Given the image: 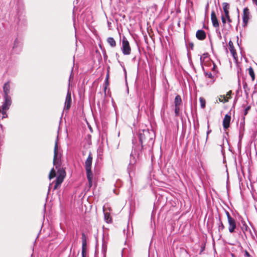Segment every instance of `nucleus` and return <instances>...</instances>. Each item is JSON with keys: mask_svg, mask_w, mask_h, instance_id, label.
Returning a JSON list of instances; mask_svg holds the SVG:
<instances>
[{"mask_svg": "<svg viewBox=\"0 0 257 257\" xmlns=\"http://www.w3.org/2000/svg\"><path fill=\"white\" fill-rule=\"evenodd\" d=\"M107 42L112 47H114L116 46L115 41L112 37H108Z\"/></svg>", "mask_w": 257, "mask_h": 257, "instance_id": "nucleus-22", "label": "nucleus"}, {"mask_svg": "<svg viewBox=\"0 0 257 257\" xmlns=\"http://www.w3.org/2000/svg\"><path fill=\"white\" fill-rule=\"evenodd\" d=\"M216 218H218V230L219 232H220L221 231H222L225 227L224 224H223L221 217L219 215H218V217H216Z\"/></svg>", "mask_w": 257, "mask_h": 257, "instance_id": "nucleus-18", "label": "nucleus"}, {"mask_svg": "<svg viewBox=\"0 0 257 257\" xmlns=\"http://www.w3.org/2000/svg\"><path fill=\"white\" fill-rule=\"evenodd\" d=\"M225 17L227 20L228 23H229V24H228L229 27V28H230L231 26V25L230 24V23H231V20L230 18L229 15H228L227 16H225Z\"/></svg>", "mask_w": 257, "mask_h": 257, "instance_id": "nucleus-34", "label": "nucleus"}, {"mask_svg": "<svg viewBox=\"0 0 257 257\" xmlns=\"http://www.w3.org/2000/svg\"><path fill=\"white\" fill-rule=\"evenodd\" d=\"M122 53L124 55H128L131 54V48L127 40L125 37H123L122 40V47L121 48Z\"/></svg>", "mask_w": 257, "mask_h": 257, "instance_id": "nucleus-5", "label": "nucleus"}, {"mask_svg": "<svg viewBox=\"0 0 257 257\" xmlns=\"http://www.w3.org/2000/svg\"><path fill=\"white\" fill-rule=\"evenodd\" d=\"M61 154L60 149L58 148V140H57L55 141L54 150L53 165L55 167L56 169H57L59 175L57 177L56 180L54 181V190L56 189L57 187L63 182L66 174L64 169L63 168H61Z\"/></svg>", "mask_w": 257, "mask_h": 257, "instance_id": "nucleus-1", "label": "nucleus"}, {"mask_svg": "<svg viewBox=\"0 0 257 257\" xmlns=\"http://www.w3.org/2000/svg\"><path fill=\"white\" fill-rule=\"evenodd\" d=\"M189 46L191 47V49H193V46H194L193 43H189Z\"/></svg>", "mask_w": 257, "mask_h": 257, "instance_id": "nucleus-43", "label": "nucleus"}, {"mask_svg": "<svg viewBox=\"0 0 257 257\" xmlns=\"http://www.w3.org/2000/svg\"><path fill=\"white\" fill-rule=\"evenodd\" d=\"M204 249H205V244H202L200 253H201L202 252H203V250H204Z\"/></svg>", "mask_w": 257, "mask_h": 257, "instance_id": "nucleus-39", "label": "nucleus"}, {"mask_svg": "<svg viewBox=\"0 0 257 257\" xmlns=\"http://www.w3.org/2000/svg\"><path fill=\"white\" fill-rule=\"evenodd\" d=\"M205 75L206 77L213 79L214 78V76L211 72H205Z\"/></svg>", "mask_w": 257, "mask_h": 257, "instance_id": "nucleus-30", "label": "nucleus"}, {"mask_svg": "<svg viewBox=\"0 0 257 257\" xmlns=\"http://www.w3.org/2000/svg\"><path fill=\"white\" fill-rule=\"evenodd\" d=\"M16 22L19 28L22 29L25 27L27 25V21L25 16L22 13L19 14V13H18V16Z\"/></svg>", "mask_w": 257, "mask_h": 257, "instance_id": "nucleus-6", "label": "nucleus"}, {"mask_svg": "<svg viewBox=\"0 0 257 257\" xmlns=\"http://www.w3.org/2000/svg\"><path fill=\"white\" fill-rule=\"evenodd\" d=\"M248 73L250 77H251V79L253 81L255 79V75L253 71V70L251 67H250L248 68Z\"/></svg>", "mask_w": 257, "mask_h": 257, "instance_id": "nucleus-23", "label": "nucleus"}, {"mask_svg": "<svg viewBox=\"0 0 257 257\" xmlns=\"http://www.w3.org/2000/svg\"><path fill=\"white\" fill-rule=\"evenodd\" d=\"M204 60H205V59H204L203 58V56H201V57H200V64H201V65H203V62H204Z\"/></svg>", "mask_w": 257, "mask_h": 257, "instance_id": "nucleus-38", "label": "nucleus"}, {"mask_svg": "<svg viewBox=\"0 0 257 257\" xmlns=\"http://www.w3.org/2000/svg\"><path fill=\"white\" fill-rule=\"evenodd\" d=\"M225 214H226L227 218V220L230 219L232 218V217L230 216V215L228 211L225 210Z\"/></svg>", "mask_w": 257, "mask_h": 257, "instance_id": "nucleus-36", "label": "nucleus"}, {"mask_svg": "<svg viewBox=\"0 0 257 257\" xmlns=\"http://www.w3.org/2000/svg\"><path fill=\"white\" fill-rule=\"evenodd\" d=\"M250 109V106H247L246 107H245V108L244 110V115H246L247 114L248 111Z\"/></svg>", "mask_w": 257, "mask_h": 257, "instance_id": "nucleus-35", "label": "nucleus"}, {"mask_svg": "<svg viewBox=\"0 0 257 257\" xmlns=\"http://www.w3.org/2000/svg\"><path fill=\"white\" fill-rule=\"evenodd\" d=\"M109 85V81H108V79H107V78H105V84H104V90L105 91V90L106 89L107 86Z\"/></svg>", "mask_w": 257, "mask_h": 257, "instance_id": "nucleus-33", "label": "nucleus"}, {"mask_svg": "<svg viewBox=\"0 0 257 257\" xmlns=\"http://www.w3.org/2000/svg\"><path fill=\"white\" fill-rule=\"evenodd\" d=\"M105 78H107V79H109V72H108V71L107 72V73L106 74Z\"/></svg>", "mask_w": 257, "mask_h": 257, "instance_id": "nucleus-44", "label": "nucleus"}, {"mask_svg": "<svg viewBox=\"0 0 257 257\" xmlns=\"http://www.w3.org/2000/svg\"><path fill=\"white\" fill-rule=\"evenodd\" d=\"M221 21L223 23V27H224L226 22V18L225 16L224 17L223 15L221 16ZM224 29V28H223V29H222V31H223Z\"/></svg>", "mask_w": 257, "mask_h": 257, "instance_id": "nucleus-29", "label": "nucleus"}, {"mask_svg": "<svg viewBox=\"0 0 257 257\" xmlns=\"http://www.w3.org/2000/svg\"><path fill=\"white\" fill-rule=\"evenodd\" d=\"M72 99L71 96V92L68 88L65 102L64 109L69 110L71 107Z\"/></svg>", "mask_w": 257, "mask_h": 257, "instance_id": "nucleus-7", "label": "nucleus"}, {"mask_svg": "<svg viewBox=\"0 0 257 257\" xmlns=\"http://www.w3.org/2000/svg\"><path fill=\"white\" fill-rule=\"evenodd\" d=\"M216 65H215L214 63H213V67L212 69H213V70L215 69V68H216Z\"/></svg>", "mask_w": 257, "mask_h": 257, "instance_id": "nucleus-46", "label": "nucleus"}, {"mask_svg": "<svg viewBox=\"0 0 257 257\" xmlns=\"http://www.w3.org/2000/svg\"><path fill=\"white\" fill-rule=\"evenodd\" d=\"M139 155V153L138 152V149L136 147H133V150L130 155V163L127 167V172L130 176V178L131 179L133 176L135 174V170L136 169L135 164L137 162L136 158L135 155Z\"/></svg>", "mask_w": 257, "mask_h": 257, "instance_id": "nucleus-3", "label": "nucleus"}, {"mask_svg": "<svg viewBox=\"0 0 257 257\" xmlns=\"http://www.w3.org/2000/svg\"><path fill=\"white\" fill-rule=\"evenodd\" d=\"M92 163V157L91 153L90 152L88 157L85 162V168L86 172L87 178L90 184L92 183L93 178V174L91 171Z\"/></svg>", "mask_w": 257, "mask_h": 257, "instance_id": "nucleus-4", "label": "nucleus"}, {"mask_svg": "<svg viewBox=\"0 0 257 257\" xmlns=\"http://www.w3.org/2000/svg\"><path fill=\"white\" fill-rule=\"evenodd\" d=\"M208 56V53H204L203 54V55L202 56H203V58L204 59H206Z\"/></svg>", "mask_w": 257, "mask_h": 257, "instance_id": "nucleus-40", "label": "nucleus"}, {"mask_svg": "<svg viewBox=\"0 0 257 257\" xmlns=\"http://www.w3.org/2000/svg\"><path fill=\"white\" fill-rule=\"evenodd\" d=\"M228 45L229 47V50L232 54V57L234 58V59H236L237 57V54L235 51V49H234V47L233 46V44L231 41H229L228 42Z\"/></svg>", "mask_w": 257, "mask_h": 257, "instance_id": "nucleus-17", "label": "nucleus"}, {"mask_svg": "<svg viewBox=\"0 0 257 257\" xmlns=\"http://www.w3.org/2000/svg\"><path fill=\"white\" fill-rule=\"evenodd\" d=\"M199 101L200 103V106L202 108H204L205 107V100L203 97L199 98Z\"/></svg>", "mask_w": 257, "mask_h": 257, "instance_id": "nucleus-26", "label": "nucleus"}, {"mask_svg": "<svg viewBox=\"0 0 257 257\" xmlns=\"http://www.w3.org/2000/svg\"><path fill=\"white\" fill-rule=\"evenodd\" d=\"M4 101L2 105V109L6 110L9 109L12 104V99L11 96H4Z\"/></svg>", "mask_w": 257, "mask_h": 257, "instance_id": "nucleus-8", "label": "nucleus"}, {"mask_svg": "<svg viewBox=\"0 0 257 257\" xmlns=\"http://www.w3.org/2000/svg\"><path fill=\"white\" fill-rule=\"evenodd\" d=\"M245 256L246 257H249V256H250V254H249V253H248V252H247V251H245Z\"/></svg>", "mask_w": 257, "mask_h": 257, "instance_id": "nucleus-42", "label": "nucleus"}, {"mask_svg": "<svg viewBox=\"0 0 257 257\" xmlns=\"http://www.w3.org/2000/svg\"><path fill=\"white\" fill-rule=\"evenodd\" d=\"M223 10V12L225 14V16H227L228 15H229V5L227 3H223L222 4Z\"/></svg>", "mask_w": 257, "mask_h": 257, "instance_id": "nucleus-19", "label": "nucleus"}, {"mask_svg": "<svg viewBox=\"0 0 257 257\" xmlns=\"http://www.w3.org/2000/svg\"><path fill=\"white\" fill-rule=\"evenodd\" d=\"M4 96H10L9 93L10 92V82H6L3 86Z\"/></svg>", "mask_w": 257, "mask_h": 257, "instance_id": "nucleus-16", "label": "nucleus"}, {"mask_svg": "<svg viewBox=\"0 0 257 257\" xmlns=\"http://www.w3.org/2000/svg\"><path fill=\"white\" fill-rule=\"evenodd\" d=\"M118 63L120 64V65H121V66L122 67V68H123V70L124 71V74H125V77H126V69L125 68V67L123 64L122 62H121L120 61H118Z\"/></svg>", "mask_w": 257, "mask_h": 257, "instance_id": "nucleus-31", "label": "nucleus"}, {"mask_svg": "<svg viewBox=\"0 0 257 257\" xmlns=\"http://www.w3.org/2000/svg\"><path fill=\"white\" fill-rule=\"evenodd\" d=\"M182 101L181 96L179 95H177L174 100L175 106H180L182 104Z\"/></svg>", "mask_w": 257, "mask_h": 257, "instance_id": "nucleus-21", "label": "nucleus"}, {"mask_svg": "<svg viewBox=\"0 0 257 257\" xmlns=\"http://www.w3.org/2000/svg\"><path fill=\"white\" fill-rule=\"evenodd\" d=\"M2 113L4 115L3 117V118L7 116V112H6V110H3V109H2Z\"/></svg>", "mask_w": 257, "mask_h": 257, "instance_id": "nucleus-37", "label": "nucleus"}, {"mask_svg": "<svg viewBox=\"0 0 257 257\" xmlns=\"http://www.w3.org/2000/svg\"><path fill=\"white\" fill-rule=\"evenodd\" d=\"M246 86H247V84H246V83L243 84V87H244V88H245Z\"/></svg>", "mask_w": 257, "mask_h": 257, "instance_id": "nucleus-47", "label": "nucleus"}, {"mask_svg": "<svg viewBox=\"0 0 257 257\" xmlns=\"http://www.w3.org/2000/svg\"><path fill=\"white\" fill-rule=\"evenodd\" d=\"M72 71H73V68L72 69V70H71V73L70 76V77H69V86L70 85V82L71 78V77H72Z\"/></svg>", "mask_w": 257, "mask_h": 257, "instance_id": "nucleus-41", "label": "nucleus"}, {"mask_svg": "<svg viewBox=\"0 0 257 257\" xmlns=\"http://www.w3.org/2000/svg\"><path fill=\"white\" fill-rule=\"evenodd\" d=\"M256 155H257V150H256Z\"/></svg>", "mask_w": 257, "mask_h": 257, "instance_id": "nucleus-49", "label": "nucleus"}, {"mask_svg": "<svg viewBox=\"0 0 257 257\" xmlns=\"http://www.w3.org/2000/svg\"><path fill=\"white\" fill-rule=\"evenodd\" d=\"M219 101L220 102L225 103L228 101V100L224 95H220V97L219 98Z\"/></svg>", "mask_w": 257, "mask_h": 257, "instance_id": "nucleus-27", "label": "nucleus"}, {"mask_svg": "<svg viewBox=\"0 0 257 257\" xmlns=\"http://www.w3.org/2000/svg\"><path fill=\"white\" fill-rule=\"evenodd\" d=\"M211 20L212 23V25L214 27L219 28V22L217 19L215 13L214 11H212L211 14Z\"/></svg>", "mask_w": 257, "mask_h": 257, "instance_id": "nucleus-14", "label": "nucleus"}, {"mask_svg": "<svg viewBox=\"0 0 257 257\" xmlns=\"http://www.w3.org/2000/svg\"><path fill=\"white\" fill-rule=\"evenodd\" d=\"M249 10L247 8H245L243 9V26L246 25V24L248 23V20H249Z\"/></svg>", "mask_w": 257, "mask_h": 257, "instance_id": "nucleus-13", "label": "nucleus"}, {"mask_svg": "<svg viewBox=\"0 0 257 257\" xmlns=\"http://www.w3.org/2000/svg\"><path fill=\"white\" fill-rule=\"evenodd\" d=\"M82 257H86L87 241L86 236L84 233L82 234Z\"/></svg>", "mask_w": 257, "mask_h": 257, "instance_id": "nucleus-9", "label": "nucleus"}, {"mask_svg": "<svg viewBox=\"0 0 257 257\" xmlns=\"http://www.w3.org/2000/svg\"><path fill=\"white\" fill-rule=\"evenodd\" d=\"M208 7V4H207V6H206V8L207 9Z\"/></svg>", "mask_w": 257, "mask_h": 257, "instance_id": "nucleus-48", "label": "nucleus"}, {"mask_svg": "<svg viewBox=\"0 0 257 257\" xmlns=\"http://www.w3.org/2000/svg\"><path fill=\"white\" fill-rule=\"evenodd\" d=\"M56 176V171L54 168H52L51 170V171L49 174V178L50 179H51L54 178Z\"/></svg>", "mask_w": 257, "mask_h": 257, "instance_id": "nucleus-25", "label": "nucleus"}, {"mask_svg": "<svg viewBox=\"0 0 257 257\" xmlns=\"http://www.w3.org/2000/svg\"><path fill=\"white\" fill-rule=\"evenodd\" d=\"M241 229L243 232L244 234H245V232L247 231L248 230H249V228L246 223H245V221L243 220H241Z\"/></svg>", "mask_w": 257, "mask_h": 257, "instance_id": "nucleus-20", "label": "nucleus"}, {"mask_svg": "<svg viewBox=\"0 0 257 257\" xmlns=\"http://www.w3.org/2000/svg\"><path fill=\"white\" fill-rule=\"evenodd\" d=\"M139 142L141 144V147L137 146L135 145L134 140H133V147H136L138 149V152L145 149L146 146H148L151 148L154 144V133L153 131L150 132L148 130H140L139 132Z\"/></svg>", "mask_w": 257, "mask_h": 257, "instance_id": "nucleus-2", "label": "nucleus"}, {"mask_svg": "<svg viewBox=\"0 0 257 257\" xmlns=\"http://www.w3.org/2000/svg\"><path fill=\"white\" fill-rule=\"evenodd\" d=\"M104 219L107 223L111 222V218L109 213H104Z\"/></svg>", "mask_w": 257, "mask_h": 257, "instance_id": "nucleus-24", "label": "nucleus"}, {"mask_svg": "<svg viewBox=\"0 0 257 257\" xmlns=\"http://www.w3.org/2000/svg\"><path fill=\"white\" fill-rule=\"evenodd\" d=\"M209 122H208V125H207V127H208V130L207 131V133H206V141H207L208 140V135L210 133H211V130H210L209 129Z\"/></svg>", "mask_w": 257, "mask_h": 257, "instance_id": "nucleus-32", "label": "nucleus"}, {"mask_svg": "<svg viewBox=\"0 0 257 257\" xmlns=\"http://www.w3.org/2000/svg\"><path fill=\"white\" fill-rule=\"evenodd\" d=\"M175 115V116H179L180 115V107L179 106H175L174 109Z\"/></svg>", "mask_w": 257, "mask_h": 257, "instance_id": "nucleus-28", "label": "nucleus"}, {"mask_svg": "<svg viewBox=\"0 0 257 257\" xmlns=\"http://www.w3.org/2000/svg\"><path fill=\"white\" fill-rule=\"evenodd\" d=\"M229 224L228 231L230 233H232L235 232V229L236 228V223L235 219L232 218L228 220Z\"/></svg>", "mask_w": 257, "mask_h": 257, "instance_id": "nucleus-10", "label": "nucleus"}, {"mask_svg": "<svg viewBox=\"0 0 257 257\" xmlns=\"http://www.w3.org/2000/svg\"><path fill=\"white\" fill-rule=\"evenodd\" d=\"M253 3H254L255 5H257V0H252Z\"/></svg>", "mask_w": 257, "mask_h": 257, "instance_id": "nucleus-45", "label": "nucleus"}, {"mask_svg": "<svg viewBox=\"0 0 257 257\" xmlns=\"http://www.w3.org/2000/svg\"><path fill=\"white\" fill-rule=\"evenodd\" d=\"M21 49L22 43L19 40L16 39L14 41L13 50L15 53H19L21 51Z\"/></svg>", "mask_w": 257, "mask_h": 257, "instance_id": "nucleus-11", "label": "nucleus"}, {"mask_svg": "<svg viewBox=\"0 0 257 257\" xmlns=\"http://www.w3.org/2000/svg\"><path fill=\"white\" fill-rule=\"evenodd\" d=\"M231 116L229 114H226L223 120V127L225 130H227L230 126Z\"/></svg>", "mask_w": 257, "mask_h": 257, "instance_id": "nucleus-12", "label": "nucleus"}, {"mask_svg": "<svg viewBox=\"0 0 257 257\" xmlns=\"http://www.w3.org/2000/svg\"><path fill=\"white\" fill-rule=\"evenodd\" d=\"M196 37L199 40H204L206 37L205 31L203 30H199L196 32Z\"/></svg>", "mask_w": 257, "mask_h": 257, "instance_id": "nucleus-15", "label": "nucleus"}]
</instances>
